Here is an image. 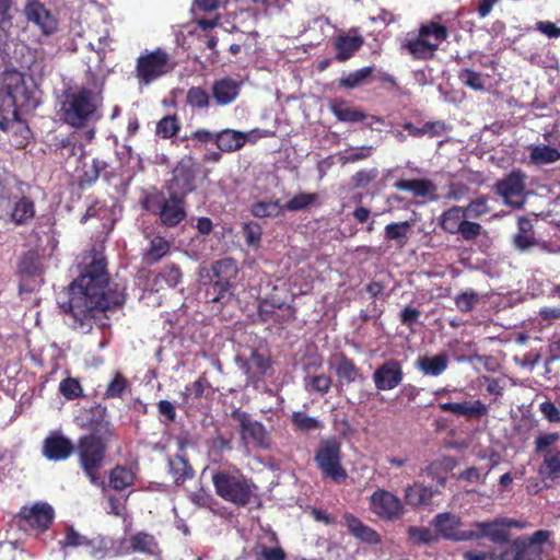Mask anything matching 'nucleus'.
I'll use <instances>...</instances> for the list:
<instances>
[{"label": "nucleus", "instance_id": "1", "mask_svg": "<svg viewBox=\"0 0 560 560\" xmlns=\"http://www.w3.org/2000/svg\"><path fill=\"white\" fill-rule=\"evenodd\" d=\"M124 302V290L118 285L108 287L105 258L96 252L83 258L80 276L69 285L65 299H58L69 325L84 334L90 332L94 324L104 326L105 312Z\"/></svg>", "mask_w": 560, "mask_h": 560}, {"label": "nucleus", "instance_id": "2", "mask_svg": "<svg viewBox=\"0 0 560 560\" xmlns=\"http://www.w3.org/2000/svg\"><path fill=\"white\" fill-rule=\"evenodd\" d=\"M104 80L92 75L85 84L67 90L60 102V118L74 128H85L102 116Z\"/></svg>", "mask_w": 560, "mask_h": 560}, {"label": "nucleus", "instance_id": "3", "mask_svg": "<svg viewBox=\"0 0 560 560\" xmlns=\"http://www.w3.org/2000/svg\"><path fill=\"white\" fill-rule=\"evenodd\" d=\"M14 106L15 118L5 122L2 119V131L8 133L11 144L18 149L25 147L31 139V130L25 121L18 117V112H28L36 108L38 102L24 83L21 72L12 70L2 73V91Z\"/></svg>", "mask_w": 560, "mask_h": 560}, {"label": "nucleus", "instance_id": "4", "mask_svg": "<svg viewBox=\"0 0 560 560\" xmlns=\"http://www.w3.org/2000/svg\"><path fill=\"white\" fill-rule=\"evenodd\" d=\"M212 482L219 497L242 506L249 502L256 490V486L237 469L214 472Z\"/></svg>", "mask_w": 560, "mask_h": 560}, {"label": "nucleus", "instance_id": "5", "mask_svg": "<svg viewBox=\"0 0 560 560\" xmlns=\"http://www.w3.org/2000/svg\"><path fill=\"white\" fill-rule=\"evenodd\" d=\"M448 31L445 26L431 22L422 25L419 33L408 34L401 44L413 59H430L434 56L441 43L446 40Z\"/></svg>", "mask_w": 560, "mask_h": 560}, {"label": "nucleus", "instance_id": "6", "mask_svg": "<svg viewBox=\"0 0 560 560\" xmlns=\"http://www.w3.org/2000/svg\"><path fill=\"white\" fill-rule=\"evenodd\" d=\"M174 68L175 62L162 48L145 50L137 59L136 79L140 88L149 86L171 73Z\"/></svg>", "mask_w": 560, "mask_h": 560}, {"label": "nucleus", "instance_id": "7", "mask_svg": "<svg viewBox=\"0 0 560 560\" xmlns=\"http://www.w3.org/2000/svg\"><path fill=\"white\" fill-rule=\"evenodd\" d=\"M315 462L325 478L341 483L347 471L341 466L340 443L335 439L323 440L315 454Z\"/></svg>", "mask_w": 560, "mask_h": 560}, {"label": "nucleus", "instance_id": "8", "mask_svg": "<svg viewBox=\"0 0 560 560\" xmlns=\"http://www.w3.org/2000/svg\"><path fill=\"white\" fill-rule=\"evenodd\" d=\"M104 453L105 446L100 438L86 435L81 439L79 446L80 462L85 475L94 486H102L104 483L98 474Z\"/></svg>", "mask_w": 560, "mask_h": 560}, {"label": "nucleus", "instance_id": "9", "mask_svg": "<svg viewBox=\"0 0 560 560\" xmlns=\"http://www.w3.org/2000/svg\"><path fill=\"white\" fill-rule=\"evenodd\" d=\"M144 207L159 215L162 224L166 226H175L186 217L183 199L177 196L165 198L162 195H151L145 198Z\"/></svg>", "mask_w": 560, "mask_h": 560}, {"label": "nucleus", "instance_id": "10", "mask_svg": "<svg viewBox=\"0 0 560 560\" xmlns=\"http://www.w3.org/2000/svg\"><path fill=\"white\" fill-rule=\"evenodd\" d=\"M526 175L520 171H512L495 184V192L504 203L513 208H521L526 199Z\"/></svg>", "mask_w": 560, "mask_h": 560}, {"label": "nucleus", "instance_id": "11", "mask_svg": "<svg viewBox=\"0 0 560 560\" xmlns=\"http://www.w3.org/2000/svg\"><path fill=\"white\" fill-rule=\"evenodd\" d=\"M369 503L371 512L382 520L394 521L402 515L401 500L388 490L377 489L371 494Z\"/></svg>", "mask_w": 560, "mask_h": 560}, {"label": "nucleus", "instance_id": "12", "mask_svg": "<svg viewBox=\"0 0 560 560\" xmlns=\"http://www.w3.org/2000/svg\"><path fill=\"white\" fill-rule=\"evenodd\" d=\"M24 14L28 23L35 25L42 34L49 36L58 30L57 15L38 0H30L24 7Z\"/></svg>", "mask_w": 560, "mask_h": 560}, {"label": "nucleus", "instance_id": "13", "mask_svg": "<svg viewBox=\"0 0 560 560\" xmlns=\"http://www.w3.org/2000/svg\"><path fill=\"white\" fill-rule=\"evenodd\" d=\"M54 518V510L47 503H35L21 510L16 520L20 527L46 530Z\"/></svg>", "mask_w": 560, "mask_h": 560}, {"label": "nucleus", "instance_id": "14", "mask_svg": "<svg viewBox=\"0 0 560 560\" xmlns=\"http://www.w3.org/2000/svg\"><path fill=\"white\" fill-rule=\"evenodd\" d=\"M432 525L438 534L445 539L454 541L471 540L469 530L460 529V518L452 513H440L432 520Z\"/></svg>", "mask_w": 560, "mask_h": 560}, {"label": "nucleus", "instance_id": "15", "mask_svg": "<svg viewBox=\"0 0 560 560\" xmlns=\"http://www.w3.org/2000/svg\"><path fill=\"white\" fill-rule=\"evenodd\" d=\"M212 271L217 280L213 282V290L218 295L213 301H221L231 289V280L237 275V266L234 259L224 258L212 266Z\"/></svg>", "mask_w": 560, "mask_h": 560}, {"label": "nucleus", "instance_id": "16", "mask_svg": "<svg viewBox=\"0 0 560 560\" xmlns=\"http://www.w3.org/2000/svg\"><path fill=\"white\" fill-rule=\"evenodd\" d=\"M19 272L23 278L21 292H31L42 283L43 267L39 258L32 253L26 254L19 264Z\"/></svg>", "mask_w": 560, "mask_h": 560}, {"label": "nucleus", "instance_id": "17", "mask_svg": "<svg viewBox=\"0 0 560 560\" xmlns=\"http://www.w3.org/2000/svg\"><path fill=\"white\" fill-rule=\"evenodd\" d=\"M402 376L400 363L396 360H388L375 370L373 381L377 389L390 390L401 383Z\"/></svg>", "mask_w": 560, "mask_h": 560}, {"label": "nucleus", "instance_id": "18", "mask_svg": "<svg viewBox=\"0 0 560 560\" xmlns=\"http://www.w3.org/2000/svg\"><path fill=\"white\" fill-rule=\"evenodd\" d=\"M196 172L190 159L183 160L173 171L171 189L174 195H186L194 189Z\"/></svg>", "mask_w": 560, "mask_h": 560}, {"label": "nucleus", "instance_id": "19", "mask_svg": "<svg viewBox=\"0 0 560 560\" xmlns=\"http://www.w3.org/2000/svg\"><path fill=\"white\" fill-rule=\"evenodd\" d=\"M258 130L241 132L233 129H225L215 135V143L222 152H233L242 149L248 141L257 139Z\"/></svg>", "mask_w": 560, "mask_h": 560}, {"label": "nucleus", "instance_id": "20", "mask_svg": "<svg viewBox=\"0 0 560 560\" xmlns=\"http://www.w3.org/2000/svg\"><path fill=\"white\" fill-rule=\"evenodd\" d=\"M476 529H470L471 540L479 538H489L494 544H503L509 540V530H505V526L502 517L491 522H477L475 524Z\"/></svg>", "mask_w": 560, "mask_h": 560}, {"label": "nucleus", "instance_id": "21", "mask_svg": "<svg viewBox=\"0 0 560 560\" xmlns=\"http://www.w3.org/2000/svg\"><path fill=\"white\" fill-rule=\"evenodd\" d=\"M211 91L215 104L219 106H226L232 104L238 97L241 82L233 78L224 77L213 82Z\"/></svg>", "mask_w": 560, "mask_h": 560}, {"label": "nucleus", "instance_id": "22", "mask_svg": "<svg viewBox=\"0 0 560 560\" xmlns=\"http://www.w3.org/2000/svg\"><path fill=\"white\" fill-rule=\"evenodd\" d=\"M439 408L444 412L456 416L479 419L488 413V407L480 400H467L462 402H441Z\"/></svg>", "mask_w": 560, "mask_h": 560}, {"label": "nucleus", "instance_id": "23", "mask_svg": "<svg viewBox=\"0 0 560 560\" xmlns=\"http://www.w3.org/2000/svg\"><path fill=\"white\" fill-rule=\"evenodd\" d=\"M73 451L71 442L62 435L51 434L45 439L43 454L50 460H63Z\"/></svg>", "mask_w": 560, "mask_h": 560}, {"label": "nucleus", "instance_id": "24", "mask_svg": "<svg viewBox=\"0 0 560 560\" xmlns=\"http://www.w3.org/2000/svg\"><path fill=\"white\" fill-rule=\"evenodd\" d=\"M343 524L353 537L364 544L376 545L381 541V536L378 533H376L370 526L365 525L353 514H345Z\"/></svg>", "mask_w": 560, "mask_h": 560}, {"label": "nucleus", "instance_id": "25", "mask_svg": "<svg viewBox=\"0 0 560 560\" xmlns=\"http://www.w3.org/2000/svg\"><path fill=\"white\" fill-rule=\"evenodd\" d=\"M241 438L247 445L268 446V436L264 425L246 418L241 422Z\"/></svg>", "mask_w": 560, "mask_h": 560}, {"label": "nucleus", "instance_id": "26", "mask_svg": "<svg viewBox=\"0 0 560 560\" xmlns=\"http://www.w3.org/2000/svg\"><path fill=\"white\" fill-rule=\"evenodd\" d=\"M538 472L544 481L560 485V450L548 451L544 454Z\"/></svg>", "mask_w": 560, "mask_h": 560}, {"label": "nucleus", "instance_id": "27", "mask_svg": "<svg viewBox=\"0 0 560 560\" xmlns=\"http://www.w3.org/2000/svg\"><path fill=\"white\" fill-rule=\"evenodd\" d=\"M448 365V359L445 353L438 355H422L419 357L415 363V366L423 374L428 376H439L443 374Z\"/></svg>", "mask_w": 560, "mask_h": 560}, {"label": "nucleus", "instance_id": "28", "mask_svg": "<svg viewBox=\"0 0 560 560\" xmlns=\"http://www.w3.org/2000/svg\"><path fill=\"white\" fill-rule=\"evenodd\" d=\"M438 491L432 487H425L422 483L415 482L405 489V501L408 505L417 508L430 504L432 498Z\"/></svg>", "mask_w": 560, "mask_h": 560}, {"label": "nucleus", "instance_id": "29", "mask_svg": "<svg viewBox=\"0 0 560 560\" xmlns=\"http://www.w3.org/2000/svg\"><path fill=\"white\" fill-rule=\"evenodd\" d=\"M528 160L536 166L552 164L560 161V151L547 144L530 145Z\"/></svg>", "mask_w": 560, "mask_h": 560}, {"label": "nucleus", "instance_id": "30", "mask_svg": "<svg viewBox=\"0 0 560 560\" xmlns=\"http://www.w3.org/2000/svg\"><path fill=\"white\" fill-rule=\"evenodd\" d=\"M505 560H541V550L533 546L526 538H517L512 542V556Z\"/></svg>", "mask_w": 560, "mask_h": 560}, {"label": "nucleus", "instance_id": "31", "mask_svg": "<svg viewBox=\"0 0 560 560\" xmlns=\"http://www.w3.org/2000/svg\"><path fill=\"white\" fill-rule=\"evenodd\" d=\"M363 44L359 35H341L335 38L334 46L337 51L336 58L340 61L349 59Z\"/></svg>", "mask_w": 560, "mask_h": 560}, {"label": "nucleus", "instance_id": "32", "mask_svg": "<svg viewBox=\"0 0 560 560\" xmlns=\"http://www.w3.org/2000/svg\"><path fill=\"white\" fill-rule=\"evenodd\" d=\"M465 219L467 215L464 208L454 206L441 214L440 225L445 232L457 234Z\"/></svg>", "mask_w": 560, "mask_h": 560}, {"label": "nucleus", "instance_id": "33", "mask_svg": "<svg viewBox=\"0 0 560 560\" xmlns=\"http://www.w3.org/2000/svg\"><path fill=\"white\" fill-rule=\"evenodd\" d=\"M35 217L34 202L25 197H22L13 205L10 213V221L16 225H26Z\"/></svg>", "mask_w": 560, "mask_h": 560}, {"label": "nucleus", "instance_id": "34", "mask_svg": "<svg viewBox=\"0 0 560 560\" xmlns=\"http://www.w3.org/2000/svg\"><path fill=\"white\" fill-rule=\"evenodd\" d=\"M127 548L133 552L158 555L159 546L154 536L147 533H138L126 540Z\"/></svg>", "mask_w": 560, "mask_h": 560}, {"label": "nucleus", "instance_id": "35", "mask_svg": "<svg viewBox=\"0 0 560 560\" xmlns=\"http://www.w3.org/2000/svg\"><path fill=\"white\" fill-rule=\"evenodd\" d=\"M412 223L409 221L389 223L384 229V237L392 241L398 248L406 246Z\"/></svg>", "mask_w": 560, "mask_h": 560}, {"label": "nucleus", "instance_id": "36", "mask_svg": "<svg viewBox=\"0 0 560 560\" xmlns=\"http://www.w3.org/2000/svg\"><path fill=\"white\" fill-rule=\"evenodd\" d=\"M170 252V243L162 236L151 238L148 248L143 254L145 264L152 265L160 261Z\"/></svg>", "mask_w": 560, "mask_h": 560}, {"label": "nucleus", "instance_id": "37", "mask_svg": "<svg viewBox=\"0 0 560 560\" xmlns=\"http://www.w3.org/2000/svg\"><path fill=\"white\" fill-rule=\"evenodd\" d=\"M399 190L411 191L415 196L425 197L434 192V185L425 179H401L395 184Z\"/></svg>", "mask_w": 560, "mask_h": 560}, {"label": "nucleus", "instance_id": "38", "mask_svg": "<svg viewBox=\"0 0 560 560\" xmlns=\"http://www.w3.org/2000/svg\"><path fill=\"white\" fill-rule=\"evenodd\" d=\"M135 480V472L125 466L115 467L109 475V485L115 490H124L130 487Z\"/></svg>", "mask_w": 560, "mask_h": 560}, {"label": "nucleus", "instance_id": "39", "mask_svg": "<svg viewBox=\"0 0 560 560\" xmlns=\"http://www.w3.org/2000/svg\"><path fill=\"white\" fill-rule=\"evenodd\" d=\"M331 113L340 121L355 122L366 118L365 114L349 107L345 102H334L330 105Z\"/></svg>", "mask_w": 560, "mask_h": 560}, {"label": "nucleus", "instance_id": "40", "mask_svg": "<svg viewBox=\"0 0 560 560\" xmlns=\"http://www.w3.org/2000/svg\"><path fill=\"white\" fill-rule=\"evenodd\" d=\"M291 422L296 430L302 432H311L323 427L319 419L308 416L304 411H294L291 416Z\"/></svg>", "mask_w": 560, "mask_h": 560}, {"label": "nucleus", "instance_id": "41", "mask_svg": "<svg viewBox=\"0 0 560 560\" xmlns=\"http://www.w3.org/2000/svg\"><path fill=\"white\" fill-rule=\"evenodd\" d=\"M283 206L278 201H258L252 206V213L257 218L278 217Z\"/></svg>", "mask_w": 560, "mask_h": 560}, {"label": "nucleus", "instance_id": "42", "mask_svg": "<svg viewBox=\"0 0 560 560\" xmlns=\"http://www.w3.org/2000/svg\"><path fill=\"white\" fill-rule=\"evenodd\" d=\"M186 102L191 108L206 109L210 106V96L200 86H192L187 91Z\"/></svg>", "mask_w": 560, "mask_h": 560}, {"label": "nucleus", "instance_id": "43", "mask_svg": "<svg viewBox=\"0 0 560 560\" xmlns=\"http://www.w3.org/2000/svg\"><path fill=\"white\" fill-rule=\"evenodd\" d=\"M331 386V378L326 374L306 375L304 377V387L307 392L326 394Z\"/></svg>", "mask_w": 560, "mask_h": 560}, {"label": "nucleus", "instance_id": "44", "mask_svg": "<svg viewBox=\"0 0 560 560\" xmlns=\"http://www.w3.org/2000/svg\"><path fill=\"white\" fill-rule=\"evenodd\" d=\"M458 78L464 85L475 91H483L486 89V81L488 77L470 69H463L459 72Z\"/></svg>", "mask_w": 560, "mask_h": 560}, {"label": "nucleus", "instance_id": "45", "mask_svg": "<svg viewBox=\"0 0 560 560\" xmlns=\"http://www.w3.org/2000/svg\"><path fill=\"white\" fill-rule=\"evenodd\" d=\"M373 70L370 67H365L353 72H350L340 78V85L347 89H354L365 82L371 77Z\"/></svg>", "mask_w": 560, "mask_h": 560}, {"label": "nucleus", "instance_id": "46", "mask_svg": "<svg viewBox=\"0 0 560 560\" xmlns=\"http://www.w3.org/2000/svg\"><path fill=\"white\" fill-rule=\"evenodd\" d=\"M182 271L176 265L166 266L155 278V284L164 282L170 288H175L182 281Z\"/></svg>", "mask_w": 560, "mask_h": 560}, {"label": "nucleus", "instance_id": "47", "mask_svg": "<svg viewBox=\"0 0 560 560\" xmlns=\"http://www.w3.org/2000/svg\"><path fill=\"white\" fill-rule=\"evenodd\" d=\"M179 130V122L176 116H165L156 125V135L163 139L174 137Z\"/></svg>", "mask_w": 560, "mask_h": 560}, {"label": "nucleus", "instance_id": "48", "mask_svg": "<svg viewBox=\"0 0 560 560\" xmlns=\"http://www.w3.org/2000/svg\"><path fill=\"white\" fill-rule=\"evenodd\" d=\"M170 470L176 482L184 481L187 477L191 476V468L180 456H175L168 460Z\"/></svg>", "mask_w": 560, "mask_h": 560}, {"label": "nucleus", "instance_id": "49", "mask_svg": "<svg viewBox=\"0 0 560 560\" xmlns=\"http://www.w3.org/2000/svg\"><path fill=\"white\" fill-rule=\"evenodd\" d=\"M89 556L94 559H104L108 551V540L102 536L89 538L86 546L84 547Z\"/></svg>", "mask_w": 560, "mask_h": 560}, {"label": "nucleus", "instance_id": "50", "mask_svg": "<svg viewBox=\"0 0 560 560\" xmlns=\"http://www.w3.org/2000/svg\"><path fill=\"white\" fill-rule=\"evenodd\" d=\"M203 392L205 380L199 378L195 381L192 384L187 385L185 389L180 393L182 404L185 406L192 405L194 400L200 398Z\"/></svg>", "mask_w": 560, "mask_h": 560}, {"label": "nucleus", "instance_id": "51", "mask_svg": "<svg viewBox=\"0 0 560 560\" xmlns=\"http://www.w3.org/2000/svg\"><path fill=\"white\" fill-rule=\"evenodd\" d=\"M479 302V295L474 290H466L455 298V305L460 312H470Z\"/></svg>", "mask_w": 560, "mask_h": 560}, {"label": "nucleus", "instance_id": "52", "mask_svg": "<svg viewBox=\"0 0 560 560\" xmlns=\"http://www.w3.org/2000/svg\"><path fill=\"white\" fill-rule=\"evenodd\" d=\"M336 373L340 380L346 381L347 383L354 382L359 374L353 362L347 358H342L338 362Z\"/></svg>", "mask_w": 560, "mask_h": 560}, {"label": "nucleus", "instance_id": "53", "mask_svg": "<svg viewBox=\"0 0 560 560\" xmlns=\"http://www.w3.org/2000/svg\"><path fill=\"white\" fill-rule=\"evenodd\" d=\"M408 537L412 544L417 545L430 544L436 539L430 528L417 526L408 528Z\"/></svg>", "mask_w": 560, "mask_h": 560}, {"label": "nucleus", "instance_id": "54", "mask_svg": "<svg viewBox=\"0 0 560 560\" xmlns=\"http://www.w3.org/2000/svg\"><path fill=\"white\" fill-rule=\"evenodd\" d=\"M374 148L372 145H363L351 149L349 152L340 156L342 164L354 163L358 161L365 160L372 155Z\"/></svg>", "mask_w": 560, "mask_h": 560}, {"label": "nucleus", "instance_id": "55", "mask_svg": "<svg viewBox=\"0 0 560 560\" xmlns=\"http://www.w3.org/2000/svg\"><path fill=\"white\" fill-rule=\"evenodd\" d=\"M89 538L84 535H81L73 527H68L66 529L65 539L60 541L62 548H78L85 547Z\"/></svg>", "mask_w": 560, "mask_h": 560}, {"label": "nucleus", "instance_id": "56", "mask_svg": "<svg viewBox=\"0 0 560 560\" xmlns=\"http://www.w3.org/2000/svg\"><path fill=\"white\" fill-rule=\"evenodd\" d=\"M467 218H479L487 214L490 209L488 207L487 197H478L471 200L466 208H464Z\"/></svg>", "mask_w": 560, "mask_h": 560}, {"label": "nucleus", "instance_id": "57", "mask_svg": "<svg viewBox=\"0 0 560 560\" xmlns=\"http://www.w3.org/2000/svg\"><path fill=\"white\" fill-rule=\"evenodd\" d=\"M114 39L110 36L108 28H105L104 33L96 38V43L90 42L89 46L94 50L101 58L105 56L107 51L113 50L112 44Z\"/></svg>", "mask_w": 560, "mask_h": 560}, {"label": "nucleus", "instance_id": "58", "mask_svg": "<svg viewBox=\"0 0 560 560\" xmlns=\"http://www.w3.org/2000/svg\"><path fill=\"white\" fill-rule=\"evenodd\" d=\"M316 200L315 194H299L290 199L284 206L283 209H288L290 211H299L307 206L312 205Z\"/></svg>", "mask_w": 560, "mask_h": 560}, {"label": "nucleus", "instance_id": "59", "mask_svg": "<svg viewBox=\"0 0 560 560\" xmlns=\"http://www.w3.org/2000/svg\"><path fill=\"white\" fill-rule=\"evenodd\" d=\"M538 240L534 236V233H516L513 236V245L514 247L522 252H528L533 247H536Z\"/></svg>", "mask_w": 560, "mask_h": 560}, {"label": "nucleus", "instance_id": "60", "mask_svg": "<svg viewBox=\"0 0 560 560\" xmlns=\"http://www.w3.org/2000/svg\"><path fill=\"white\" fill-rule=\"evenodd\" d=\"M560 439L557 432L540 434L535 440V451L538 454H545Z\"/></svg>", "mask_w": 560, "mask_h": 560}, {"label": "nucleus", "instance_id": "61", "mask_svg": "<svg viewBox=\"0 0 560 560\" xmlns=\"http://www.w3.org/2000/svg\"><path fill=\"white\" fill-rule=\"evenodd\" d=\"M60 393L67 399H74L82 394V388L80 383L74 378L63 380L59 385Z\"/></svg>", "mask_w": 560, "mask_h": 560}, {"label": "nucleus", "instance_id": "62", "mask_svg": "<svg viewBox=\"0 0 560 560\" xmlns=\"http://www.w3.org/2000/svg\"><path fill=\"white\" fill-rule=\"evenodd\" d=\"M126 378L120 373H117L108 384L105 395L108 398L120 397L124 390L126 389Z\"/></svg>", "mask_w": 560, "mask_h": 560}, {"label": "nucleus", "instance_id": "63", "mask_svg": "<svg viewBox=\"0 0 560 560\" xmlns=\"http://www.w3.org/2000/svg\"><path fill=\"white\" fill-rule=\"evenodd\" d=\"M542 417L550 423L560 422V409L550 400L542 401L538 407Z\"/></svg>", "mask_w": 560, "mask_h": 560}, {"label": "nucleus", "instance_id": "64", "mask_svg": "<svg viewBox=\"0 0 560 560\" xmlns=\"http://www.w3.org/2000/svg\"><path fill=\"white\" fill-rule=\"evenodd\" d=\"M243 231L246 243L249 246H257L259 244L262 233L259 224L254 222L245 223L243 226Z\"/></svg>", "mask_w": 560, "mask_h": 560}]
</instances>
